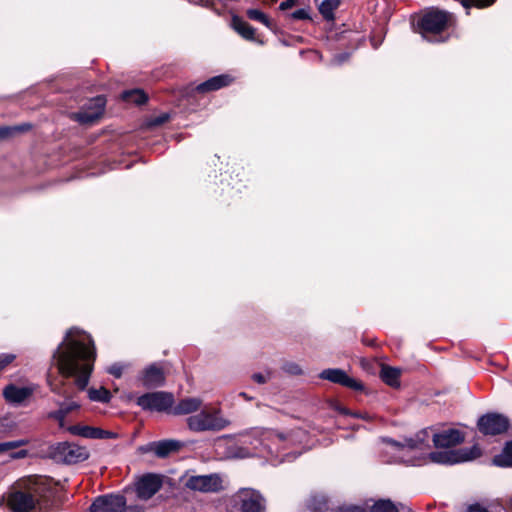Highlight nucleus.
<instances>
[{"label":"nucleus","instance_id":"47","mask_svg":"<svg viewBox=\"0 0 512 512\" xmlns=\"http://www.w3.org/2000/svg\"><path fill=\"white\" fill-rule=\"evenodd\" d=\"M124 512H144V510L141 507H139V506L131 505Z\"/></svg>","mask_w":512,"mask_h":512},{"label":"nucleus","instance_id":"24","mask_svg":"<svg viewBox=\"0 0 512 512\" xmlns=\"http://www.w3.org/2000/svg\"><path fill=\"white\" fill-rule=\"evenodd\" d=\"M202 400L198 397H186L176 405H172L170 412L173 415H188L197 412L202 407Z\"/></svg>","mask_w":512,"mask_h":512},{"label":"nucleus","instance_id":"18","mask_svg":"<svg viewBox=\"0 0 512 512\" xmlns=\"http://www.w3.org/2000/svg\"><path fill=\"white\" fill-rule=\"evenodd\" d=\"M322 379L328 380L333 383L343 385L353 390L360 391L363 389V385L358 380L351 378L341 369H326L320 373Z\"/></svg>","mask_w":512,"mask_h":512},{"label":"nucleus","instance_id":"15","mask_svg":"<svg viewBox=\"0 0 512 512\" xmlns=\"http://www.w3.org/2000/svg\"><path fill=\"white\" fill-rule=\"evenodd\" d=\"M241 512H265L266 501L263 496L254 489H242L237 495Z\"/></svg>","mask_w":512,"mask_h":512},{"label":"nucleus","instance_id":"26","mask_svg":"<svg viewBox=\"0 0 512 512\" xmlns=\"http://www.w3.org/2000/svg\"><path fill=\"white\" fill-rule=\"evenodd\" d=\"M400 374V369L384 365L381 368L380 377L387 385L391 387H398L400 385Z\"/></svg>","mask_w":512,"mask_h":512},{"label":"nucleus","instance_id":"28","mask_svg":"<svg viewBox=\"0 0 512 512\" xmlns=\"http://www.w3.org/2000/svg\"><path fill=\"white\" fill-rule=\"evenodd\" d=\"M493 464L499 467H512V441L507 442L502 453L493 458Z\"/></svg>","mask_w":512,"mask_h":512},{"label":"nucleus","instance_id":"1","mask_svg":"<svg viewBox=\"0 0 512 512\" xmlns=\"http://www.w3.org/2000/svg\"><path fill=\"white\" fill-rule=\"evenodd\" d=\"M96 352L93 340L85 331L69 329L53 354V360L64 378H74L79 390H84L93 371Z\"/></svg>","mask_w":512,"mask_h":512},{"label":"nucleus","instance_id":"41","mask_svg":"<svg viewBox=\"0 0 512 512\" xmlns=\"http://www.w3.org/2000/svg\"><path fill=\"white\" fill-rule=\"evenodd\" d=\"M252 379L259 384H264L268 381L269 376L261 373H254L252 375Z\"/></svg>","mask_w":512,"mask_h":512},{"label":"nucleus","instance_id":"38","mask_svg":"<svg viewBox=\"0 0 512 512\" xmlns=\"http://www.w3.org/2000/svg\"><path fill=\"white\" fill-rule=\"evenodd\" d=\"M23 130V127L21 126H15V127H0V140L8 137L11 135L13 131H20Z\"/></svg>","mask_w":512,"mask_h":512},{"label":"nucleus","instance_id":"9","mask_svg":"<svg viewBox=\"0 0 512 512\" xmlns=\"http://www.w3.org/2000/svg\"><path fill=\"white\" fill-rule=\"evenodd\" d=\"M52 456L57 461L74 464L86 460L89 457V452L77 444L63 442L52 448Z\"/></svg>","mask_w":512,"mask_h":512},{"label":"nucleus","instance_id":"3","mask_svg":"<svg viewBox=\"0 0 512 512\" xmlns=\"http://www.w3.org/2000/svg\"><path fill=\"white\" fill-rule=\"evenodd\" d=\"M431 429L426 428L417 432L413 437L396 441L391 438H382L387 445L386 452L393 454L395 461L416 465L418 460L427 455L430 449L429 438Z\"/></svg>","mask_w":512,"mask_h":512},{"label":"nucleus","instance_id":"32","mask_svg":"<svg viewBox=\"0 0 512 512\" xmlns=\"http://www.w3.org/2000/svg\"><path fill=\"white\" fill-rule=\"evenodd\" d=\"M372 512H398V509L390 500H379L373 505Z\"/></svg>","mask_w":512,"mask_h":512},{"label":"nucleus","instance_id":"13","mask_svg":"<svg viewBox=\"0 0 512 512\" xmlns=\"http://www.w3.org/2000/svg\"><path fill=\"white\" fill-rule=\"evenodd\" d=\"M477 426L484 435H498L507 431L509 422L500 414L488 413L479 418Z\"/></svg>","mask_w":512,"mask_h":512},{"label":"nucleus","instance_id":"23","mask_svg":"<svg viewBox=\"0 0 512 512\" xmlns=\"http://www.w3.org/2000/svg\"><path fill=\"white\" fill-rule=\"evenodd\" d=\"M183 447V443L178 440H162L153 442L149 445V450L160 458H165L171 453L179 451Z\"/></svg>","mask_w":512,"mask_h":512},{"label":"nucleus","instance_id":"30","mask_svg":"<svg viewBox=\"0 0 512 512\" xmlns=\"http://www.w3.org/2000/svg\"><path fill=\"white\" fill-rule=\"evenodd\" d=\"M89 399L96 402L108 403L111 400V393L104 387L88 390Z\"/></svg>","mask_w":512,"mask_h":512},{"label":"nucleus","instance_id":"21","mask_svg":"<svg viewBox=\"0 0 512 512\" xmlns=\"http://www.w3.org/2000/svg\"><path fill=\"white\" fill-rule=\"evenodd\" d=\"M68 430L74 435L89 439H106L113 436V433L109 431L87 425H74L69 427Z\"/></svg>","mask_w":512,"mask_h":512},{"label":"nucleus","instance_id":"40","mask_svg":"<svg viewBox=\"0 0 512 512\" xmlns=\"http://www.w3.org/2000/svg\"><path fill=\"white\" fill-rule=\"evenodd\" d=\"M335 512H366V510L358 506H349L339 508Z\"/></svg>","mask_w":512,"mask_h":512},{"label":"nucleus","instance_id":"25","mask_svg":"<svg viewBox=\"0 0 512 512\" xmlns=\"http://www.w3.org/2000/svg\"><path fill=\"white\" fill-rule=\"evenodd\" d=\"M231 27L245 40L262 44L256 37L255 29L242 18L234 15L231 19Z\"/></svg>","mask_w":512,"mask_h":512},{"label":"nucleus","instance_id":"35","mask_svg":"<svg viewBox=\"0 0 512 512\" xmlns=\"http://www.w3.org/2000/svg\"><path fill=\"white\" fill-rule=\"evenodd\" d=\"M169 119H170L169 113H161L160 115L151 117L148 120L147 125L149 127L160 126V125L164 124L165 122H167Z\"/></svg>","mask_w":512,"mask_h":512},{"label":"nucleus","instance_id":"20","mask_svg":"<svg viewBox=\"0 0 512 512\" xmlns=\"http://www.w3.org/2000/svg\"><path fill=\"white\" fill-rule=\"evenodd\" d=\"M35 391L34 386L7 385L3 390L5 400L14 405H20L26 401Z\"/></svg>","mask_w":512,"mask_h":512},{"label":"nucleus","instance_id":"6","mask_svg":"<svg viewBox=\"0 0 512 512\" xmlns=\"http://www.w3.org/2000/svg\"><path fill=\"white\" fill-rule=\"evenodd\" d=\"M229 423L218 409H204L187 418V426L194 432L220 431Z\"/></svg>","mask_w":512,"mask_h":512},{"label":"nucleus","instance_id":"48","mask_svg":"<svg viewBox=\"0 0 512 512\" xmlns=\"http://www.w3.org/2000/svg\"><path fill=\"white\" fill-rule=\"evenodd\" d=\"M239 397H242L244 400L246 401H251L253 399V397L249 396L247 393L245 392H240L239 393Z\"/></svg>","mask_w":512,"mask_h":512},{"label":"nucleus","instance_id":"11","mask_svg":"<svg viewBox=\"0 0 512 512\" xmlns=\"http://www.w3.org/2000/svg\"><path fill=\"white\" fill-rule=\"evenodd\" d=\"M49 386L52 392L66 398L65 401L59 403V409L48 414L49 418L55 419L59 422L60 426H63V422L66 416L72 411L78 409L80 405L71 400V393L67 391L64 384L55 383L49 381Z\"/></svg>","mask_w":512,"mask_h":512},{"label":"nucleus","instance_id":"29","mask_svg":"<svg viewBox=\"0 0 512 512\" xmlns=\"http://www.w3.org/2000/svg\"><path fill=\"white\" fill-rule=\"evenodd\" d=\"M124 101L141 105L147 101L146 94L140 89L128 90L122 93Z\"/></svg>","mask_w":512,"mask_h":512},{"label":"nucleus","instance_id":"39","mask_svg":"<svg viewBox=\"0 0 512 512\" xmlns=\"http://www.w3.org/2000/svg\"><path fill=\"white\" fill-rule=\"evenodd\" d=\"M14 359H15V355H13V354H1L0 355V370L3 369L9 363H11Z\"/></svg>","mask_w":512,"mask_h":512},{"label":"nucleus","instance_id":"2","mask_svg":"<svg viewBox=\"0 0 512 512\" xmlns=\"http://www.w3.org/2000/svg\"><path fill=\"white\" fill-rule=\"evenodd\" d=\"M294 433L276 432L272 429L253 428L241 433L238 442H234L232 436H223L218 447L226 449L227 458H247L258 455L263 451L272 453L274 450L286 447L294 443Z\"/></svg>","mask_w":512,"mask_h":512},{"label":"nucleus","instance_id":"43","mask_svg":"<svg viewBox=\"0 0 512 512\" xmlns=\"http://www.w3.org/2000/svg\"><path fill=\"white\" fill-rule=\"evenodd\" d=\"M349 55L347 53L339 54L333 57L332 63L333 64H342L348 59Z\"/></svg>","mask_w":512,"mask_h":512},{"label":"nucleus","instance_id":"17","mask_svg":"<svg viewBox=\"0 0 512 512\" xmlns=\"http://www.w3.org/2000/svg\"><path fill=\"white\" fill-rule=\"evenodd\" d=\"M138 380L146 388L161 387L165 383L164 371L161 366L153 363L143 369Z\"/></svg>","mask_w":512,"mask_h":512},{"label":"nucleus","instance_id":"14","mask_svg":"<svg viewBox=\"0 0 512 512\" xmlns=\"http://www.w3.org/2000/svg\"><path fill=\"white\" fill-rule=\"evenodd\" d=\"M105 104L103 96L92 98L81 111L73 114V118L81 124H92L103 114Z\"/></svg>","mask_w":512,"mask_h":512},{"label":"nucleus","instance_id":"31","mask_svg":"<svg viewBox=\"0 0 512 512\" xmlns=\"http://www.w3.org/2000/svg\"><path fill=\"white\" fill-rule=\"evenodd\" d=\"M247 16L249 19L258 21L265 25L267 28L272 29L273 25L271 20L267 17L266 14H264L262 11L258 9H249L247 10Z\"/></svg>","mask_w":512,"mask_h":512},{"label":"nucleus","instance_id":"33","mask_svg":"<svg viewBox=\"0 0 512 512\" xmlns=\"http://www.w3.org/2000/svg\"><path fill=\"white\" fill-rule=\"evenodd\" d=\"M29 443L28 439H19L14 441H7L0 443V454L8 452L10 450L25 446Z\"/></svg>","mask_w":512,"mask_h":512},{"label":"nucleus","instance_id":"34","mask_svg":"<svg viewBox=\"0 0 512 512\" xmlns=\"http://www.w3.org/2000/svg\"><path fill=\"white\" fill-rule=\"evenodd\" d=\"M129 368V363L116 362L107 368V372L115 378H120L123 375V372Z\"/></svg>","mask_w":512,"mask_h":512},{"label":"nucleus","instance_id":"19","mask_svg":"<svg viewBox=\"0 0 512 512\" xmlns=\"http://www.w3.org/2000/svg\"><path fill=\"white\" fill-rule=\"evenodd\" d=\"M464 433L458 429H447L433 434V443L437 448H449L462 443Z\"/></svg>","mask_w":512,"mask_h":512},{"label":"nucleus","instance_id":"44","mask_svg":"<svg viewBox=\"0 0 512 512\" xmlns=\"http://www.w3.org/2000/svg\"><path fill=\"white\" fill-rule=\"evenodd\" d=\"M466 512H490L485 507L481 506L480 504H473L470 505Z\"/></svg>","mask_w":512,"mask_h":512},{"label":"nucleus","instance_id":"37","mask_svg":"<svg viewBox=\"0 0 512 512\" xmlns=\"http://www.w3.org/2000/svg\"><path fill=\"white\" fill-rule=\"evenodd\" d=\"M291 17L297 20L310 19L309 10L305 8L298 9L291 14Z\"/></svg>","mask_w":512,"mask_h":512},{"label":"nucleus","instance_id":"46","mask_svg":"<svg viewBox=\"0 0 512 512\" xmlns=\"http://www.w3.org/2000/svg\"><path fill=\"white\" fill-rule=\"evenodd\" d=\"M294 3H295V0H285L280 4L279 8L281 10H287V9L291 8L294 5Z\"/></svg>","mask_w":512,"mask_h":512},{"label":"nucleus","instance_id":"5","mask_svg":"<svg viewBox=\"0 0 512 512\" xmlns=\"http://www.w3.org/2000/svg\"><path fill=\"white\" fill-rule=\"evenodd\" d=\"M451 20V14L438 8L425 10L418 20V27L422 36L429 41H440L433 38L436 34L444 31Z\"/></svg>","mask_w":512,"mask_h":512},{"label":"nucleus","instance_id":"16","mask_svg":"<svg viewBox=\"0 0 512 512\" xmlns=\"http://www.w3.org/2000/svg\"><path fill=\"white\" fill-rule=\"evenodd\" d=\"M162 480L155 474H147L141 477L136 483L137 496L140 499L147 500L151 498L161 488Z\"/></svg>","mask_w":512,"mask_h":512},{"label":"nucleus","instance_id":"8","mask_svg":"<svg viewBox=\"0 0 512 512\" xmlns=\"http://www.w3.org/2000/svg\"><path fill=\"white\" fill-rule=\"evenodd\" d=\"M429 459L438 464H457L472 461L481 456V449L478 445L470 448L464 447L456 450L430 452Z\"/></svg>","mask_w":512,"mask_h":512},{"label":"nucleus","instance_id":"10","mask_svg":"<svg viewBox=\"0 0 512 512\" xmlns=\"http://www.w3.org/2000/svg\"><path fill=\"white\" fill-rule=\"evenodd\" d=\"M173 404V395L164 391L145 393L137 399V405L142 409L158 412L171 410Z\"/></svg>","mask_w":512,"mask_h":512},{"label":"nucleus","instance_id":"7","mask_svg":"<svg viewBox=\"0 0 512 512\" xmlns=\"http://www.w3.org/2000/svg\"><path fill=\"white\" fill-rule=\"evenodd\" d=\"M180 481L186 489L193 492L217 493L223 489V479L217 473L195 475L187 471Z\"/></svg>","mask_w":512,"mask_h":512},{"label":"nucleus","instance_id":"12","mask_svg":"<svg viewBox=\"0 0 512 512\" xmlns=\"http://www.w3.org/2000/svg\"><path fill=\"white\" fill-rule=\"evenodd\" d=\"M128 508L123 495L108 494L97 497L90 506V512H124Z\"/></svg>","mask_w":512,"mask_h":512},{"label":"nucleus","instance_id":"27","mask_svg":"<svg viewBox=\"0 0 512 512\" xmlns=\"http://www.w3.org/2000/svg\"><path fill=\"white\" fill-rule=\"evenodd\" d=\"M340 0H323L319 3L318 9L324 19L334 20V12L339 7Z\"/></svg>","mask_w":512,"mask_h":512},{"label":"nucleus","instance_id":"4","mask_svg":"<svg viewBox=\"0 0 512 512\" xmlns=\"http://www.w3.org/2000/svg\"><path fill=\"white\" fill-rule=\"evenodd\" d=\"M46 492L41 484L29 483L25 487L14 488L8 495L7 503L14 512H41L48 507Z\"/></svg>","mask_w":512,"mask_h":512},{"label":"nucleus","instance_id":"45","mask_svg":"<svg viewBox=\"0 0 512 512\" xmlns=\"http://www.w3.org/2000/svg\"><path fill=\"white\" fill-rule=\"evenodd\" d=\"M202 6L212 9L217 14H220L217 8L214 7V1L213 0H201L200 3Z\"/></svg>","mask_w":512,"mask_h":512},{"label":"nucleus","instance_id":"42","mask_svg":"<svg viewBox=\"0 0 512 512\" xmlns=\"http://www.w3.org/2000/svg\"><path fill=\"white\" fill-rule=\"evenodd\" d=\"M28 456V451L25 449L10 453L12 459H24Z\"/></svg>","mask_w":512,"mask_h":512},{"label":"nucleus","instance_id":"36","mask_svg":"<svg viewBox=\"0 0 512 512\" xmlns=\"http://www.w3.org/2000/svg\"><path fill=\"white\" fill-rule=\"evenodd\" d=\"M283 370L286 373L292 374V375H299L302 373L301 367L295 363V362H287L283 365Z\"/></svg>","mask_w":512,"mask_h":512},{"label":"nucleus","instance_id":"22","mask_svg":"<svg viewBox=\"0 0 512 512\" xmlns=\"http://www.w3.org/2000/svg\"><path fill=\"white\" fill-rule=\"evenodd\" d=\"M234 78L228 74L214 76L207 81L196 86L195 90L199 93H208L219 90L223 87L230 85Z\"/></svg>","mask_w":512,"mask_h":512}]
</instances>
